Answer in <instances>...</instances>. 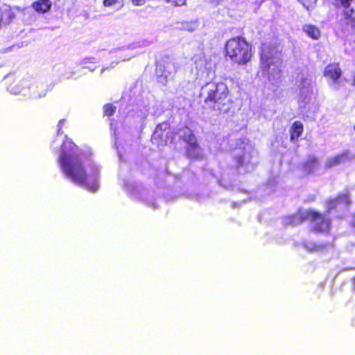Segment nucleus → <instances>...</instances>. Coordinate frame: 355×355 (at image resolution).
<instances>
[{"mask_svg":"<svg viewBox=\"0 0 355 355\" xmlns=\"http://www.w3.org/2000/svg\"><path fill=\"white\" fill-rule=\"evenodd\" d=\"M78 146L65 135L58 162L64 175L77 185L85 187L87 190L94 192L98 188V170L96 168L92 173V181L88 182V178L83 162L78 154Z\"/></svg>","mask_w":355,"mask_h":355,"instance_id":"nucleus-1","label":"nucleus"},{"mask_svg":"<svg viewBox=\"0 0 355 355\" xmlns=\"http://www.w3.org/2000/svg\"><path fill=\"white\" fill-rule=\"evenodd\" d=\"M200 97L203 99V108L221 114L230 110L234 103L227 85L223 81H209L200 89Z\"/></svg>","mask_w":355,"mask_h":355,"instance_id":"nucleus-2","label":"nucleus"},{"mask_svg":"<svg viewBox=\"0 0 355 355\" xmlns=\"http://www.w3.org/2000/svg\"><path fill=\"white\" fill-rule=\"evenodd\" d=\"M223 53L227 60L239 66L245 65L252 60V46L241 35L228 39L225 44Z\"/></svg>","mask_w":355,"mask_h":355,"instance_id":"nucleus-3","label":"nucleus"},{"mask_svg":"<svg viewBox=\"0 0 355 355\" xmlns=\"http://www.w3.org/2000/svg\"><path fill=\"white\" fill-rule=\"evenodd\" d=\"M305 221L314 223L313 229L315 232L328 231L331 227V220L329 218L313 209H299L289 217V222L293 225H300Z\"/></svg>","mask_w":355,"mask_h":355,"instance_id":"nucleus-4","label":"nucleus"},{"mask_svg":"<svg viewBox=\"0 0 355 355\" xmlns=\"http://www.w3.org/2000/svg\"><path fill=\"white\" fill-rule=\"evenodd\" d=\"M53 85L46 81H35L28 88L29 97L38 99L45 97L48 92L53 89Z\"/></svg>","mask_w":355,"mask_h":355,"instance_id":"nucleus-5","label":"nucleus"},{"mask_svg":"<svg viewBox=\"0 0 355 355\" xmlns=\"http://www.w3.org/2000/svg\"><path fill=\"white\" fill-rule=\"evenodd\" d=\"M342 75L343 71L339 62L328 64L323 71V76L334 83H338Z\"/></svg>","mask_w":355,"mask_h":355,"instance_id":"nucleus-6","label":"nucleus"},{"mask_svg":"<svg viewBox=\"0 0 355 355\" xmlns=\"http://www.w3.org/2000/svg\"><path fill=\"white\" fill-rule=\"evenodd\" d=\"M17 10H19L17 8L7 4L0 7V28L3 25L9 24L16 18Z\"/></svg>","mask_w":355,"mask_h":355,"instance_id":"nucleus-7","label":"nucleus"},{"mask_svg":"<svg viewBox=\"0 0 355 355\" xmlns=\"http://www.w3.org/2000/svg\"><path fill=\"white\" fill-rule=\"evenodd\" d=\"M185 141L188 143L186 150L187 157L198 158L199 156L196 151L199 148V146L194 135L190 132L188 139H185Z\"/></svg>","mask_w":355,"mask_h":355,"instance_id":"nucleus-8","label":"nucleus"},{"mask_svg":"<svg viewBox=\"0 0 355 355\" xmlns=\"http://www.w3.org/2000/svg\"><path fill=\"white\" fill-rule=\"evenodd\" d=\"M21 80L19 77L8 76L6 79L7 89L12 94H19L21 92Z\"/></svg>","mask_w":355,"mask_h":355,"instance_id":"nucleus-9","label":"nucleus"},{"mask_svg":"<svg viewBox=\"0 0 355 355\" xmlns=\"http://www.w3.org/2000/svg\"><path fill=\"white\" fill-rule=\"evenodd\" d=\"M52 6L50 0H37L32 3V8L38 13L44 14L49 12Z\"/></svg>","mask_w":355,"mask_h":355,"instance_id":"nucleus-10","label":"nucleus"},{"mask_svg":"<svg viewBox=\"0 0 355 355\" xmlns=\"http://www.w3.org/2000/svg\"><path fill=\"white\" fill-rule=\"evenodd\" d=\"M343 23L346 26L355 29V10L353 8L345 9L343 13Z\"/></svg>","mask_w":355,"mask_h":355,"instance_id":"nucleus-11","label":"nucleus"},{"mask_svg":"<svg viewBox=\"0 0 355 355\" xmlns=\"http://www.w3.org/2000/svg\"><path fill=\"white\" fill-rule=\"evenodd\" d=\"M304 132V126L301 121H295L293 123L290 128L291 141L297 140L302 136Z\"/></svg>","mask_w":355,"mask_h":355,"instance_id":"nucleus-12","label":"nucleus"},{"mask_svg":"<svg viewBox=\"0 0 355 355\" xmlns=\"http://www.w3.org/2000/svg\"><path fill=\"white\" fill-rule=\"evenodd\" d=\"M303 31L307 34L308 36L313 40H318L320 37V31L319 28L314 25H305L303 26Z\"/></svg>","mask_w":355,"mask_h":355,"instance_id":"nucleus-13","label":"nucleus"},{"mask_svg":"<svg viewBox=\"0 0 355 355\" xmlns=\"http://www.w3.org/2000/svg\"><path fill=\"white\" fill-rule=\"evenodd\" d=\"M335 198H336V199H338V205L344 204L347 209L352 204V201L349 198V195L348 192H346V193H342V194H338Z\"/></svg>","mask_w":355,"mask_h":355,"instance_id":"nucleus-14","label":"nucleus"},{"mask_svg":"<svg viewBox=\"0 0 355 355\" xmlns=\"http://www.w3.org/2000/svg\"><path fill=\"white\" fill-rule=\"evenodd\" d=\"M330 246V243H313L311 246L308 247L307 250L309 252L324 251L327 247Z\"/></svg>","mask_w":355,"mask_h":355,"instance_id":"nucleus-15","label":"nucleus"},{"mask_svg":"<svg viewBox=\"0 0 355 355\" xmlns=\"http://www.w3.org/2000/svg\"><path fill=\"white\" fill-rule=\"evenodd\" d=\"M103 110L104 116H112L115 114L116 108L112 103H107L104 105Z\"/></svg>","mask_w":355,"mask_h":355,"instance_id":"nucleus-16","label":"nucleus"},{"mask_svg":"<svg viewBox=\"0 0 355 355\" xmlns=\"http://www.w3.org/2000/svg\"><path fill=\"white\" fill-rule=\"evenodd\" d=\"M338 205V199H336V198L327 200L326 201V206L327 208L326 213L329 214L331 210L335 209Z\"/></svg>","mask_w":355,"mask_h":355,"instance_id":"nucleus-17","label":"nucleus"},{"mask_svg":"<svg viewBox=\"0 0 355 355\" xmlns=\"http://www.w3.org/2000/svg\"><path fill=\"white\" fill-rule=\"evenodd\" d=\"M337 6H340L344 9H348L354 0H334Z\"/></svg>","mask_w":355,"mask_h":355,"instance_id":"nucleus-18","label":"nucleus"},{"mask_svg":"<svg viewBox=\"0 0 355 355\" xmlns=\"http://www.w3.org/2000/svg\"><path fill=\"white\" fill-rule=\"evenodd\" d=\"M343 155H337L328 161L327 166L333 167L341 163Z\"/></svg>","mask_w":355,"mask_h":355,"instance_id":"nucleus-19","label":"nucleus"},{"mask_svg":"<svg viewBox=\"0 0 355 355\" xmlns=\"http://www.w3.org/2000/svg\"><path fill=\"white\" fill-rule=\"evenodd\" d=\"M318 163V158L313 156L309 157L304 163V166L307 168H311Z\"/></svg>","mask_w":355,"mask_h":355,"instance_id":"nucleus-20","label":"nucleus"},{"mask_svg":"<svg viewBox=\"0 0 355 355\" xmlns=\"http://www.w3.org/2000/svg\"><path fill=\"white\" fill-rule=\"evenodd\" d=\"M306 9L313 8L315 4L316 0H298Z\"/></svg>","mask_w":355,"mask_h":355,"instance_id":"nucleus-21","label":"nucleus"},{"mask_svg":"<svg viewBox=\"0 0 355 355\" xmlns=\"http://www.w3.org/2000/svg\"><path fill=\"white\" fill-rule=\"evenodd\" d=\"M173 6H182L186 3V0H164Z\"/></svg>","mask_w":355,"mask_h":355,"instance_id":"nucleus-22","label":"nucleus"},{"mask_svg":"<svg viewBox=\"0 0 355 355\" xmlns=\"http://www.w3.org/2000/svg\"><path fill=\"white\" fill-rule=\"evenodd\" d=\"M234 160L237 166H242L244 164V157L242 155H239L234 157Z\"/></svg>","mask_w":355,"mask_h":355,"instance_id":"nucleus-23","label":"nucleus"},{"mask_svg":"<svg viewBox=\"0 0 355 355\" xmlns=\"http://www.w3.org/2000/svg\"><path fill=\"white\" fill-rule=\"evenodd\" d=\"M118 2V0H103V4L105 7H110L115 5Z\"/></svg>","mask_w":355,"mask_h":355,"instance_id":"nucleus-24","label":"nucleus"},{"mask_svg":"<svg viewBox=\"0 0 355 355\" xmlns=\"http://www.w3.org/2000/svg\"><path fill=\"white\" fill-rule=\"evenodd\" d=\"M131 1L135 6H141L145 3L146 0H131Z\"/></svg>","mask_w":355,"mask_h":355,"instance_id":"nucleus-25","label":"nucleus"},{"mask_svg":"<svg viewBox=\"0 0 355 355\" xmlns=\"http://www.w3.org/2000/svg\"><path fill=\"white\" fill-rule=\"evenodd\" d=\"M64 124V119H60L58 121V132L61 131L63 125Z\"/></svg>","mask_w":355,"mask_h":355,"instance_id":"nucleus-26","label":"nucleus"},{"mask_svg":"<svg viewBox=\"0 0 355 355\" xmlns=\"http://www.w3.org/2000/svg\"><path fill=\"white\" fill-rule=\"evenodd\" d=\"M352 283L353 285V288L355 289V276L352 278Z\"/></svg>","mask_w":355,"mask_h":355,"instance_id":"nucleus-27","label":"nucleus"},{"mask_svg":"<svg viewBox=\"0 0 355 355\" xmlns=\"http://www.w3.org/2000/svg\"><path fill=\"white\" fill-rule=\"evenodd\" d=\"M354 130H355V125H354Z\"/></svg>","mask_w":355,"mask_h":355,"instance_id":"nucleus-28","label":"nucleus"}]
</instances>
